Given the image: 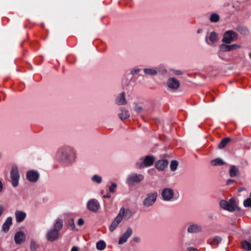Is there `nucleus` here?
I'll list each match as a JSON object with an SVG mask.
<instances>
[{"instance_id":"nucleus-44","label":"nucleus","mask_w":251,"mask_h":251,"mask_svg":"<svg viewBox=\"0 0 251 251\" xmlns=\"http://www.w3.org/2000/svg\"><path fill=\"white\" fill-rule=\"evenodd\" d=\"M235 182V181L233 180V179H228L227 181H226V184L227 185H230L233 183H234Z\"/></svg>"},{"instance_id":"nucleus-40","label":"nucleus","mask_w":251,"mask_h":251,"mask_svg":"<svg viewBox=\"0 0 251 251\" xmlns=\"http://www.w3.org/2000/svg\"><path fill=\"white\" fill-rule=\"evenodd\" d=\"M134 110L138 113H141L143 111V108L142 106L136 105L134 107Z\"/></svg>"},{"instance_id":"nucleus-17","label":"nucleus","mask_w":251,"mask_h":251,"mask_svg":"<svg viewBox=\"0 0 251 251\" xmlns=\"http://www.w3.org/2000/svg\"><path fill=\"white\" fill-rule=\"evenodd\" d=\"M16 220L17 223H21L24 221L26 217V214L21 210H16L15 212Z\"/></svg>"},{"instance_id":"nucleus-28","label":"nucleus","mask_w":251,"mask_h":251,"mask_svg":"<svg viewBox=\"0 0 251 251\" xmlns=\"http://www.w3.org/2000/svg\"><path fill=\"white\" fill-rule=\"evenodd\" d=\"M144 72L149 75H155L157 74L156 70L152 68H145L144 69Z\"/></svg>"},{"instance_id":"nucleus-9","label":"nucleus","mask_w":251,"mask_h":251,"mask_svg":"<svg viewBox=\"0 0 251 251\" xmlns=\"http://www.w3.org/2000/svg\"><path fill=\"white\" fill-rule=\"evenodd\" d=\"M161 195L164 201H172L174 197V191L170 188H165L161 192Z\"/></svg>"},{"instance_id":"nucleus-16","label":"nucleus","mask_w":251,"mask_h":251,"mask_svg":"<svg viewBox=\"0 0 251 251\" xmlns=\"http://www.w3.org/2000/svg\"><path fill=\"white\" fill-rule=\"evenodd\" d=\"M240 48V46L237 44L227 45L222 44L220 46V50L223 51H229Z\"/></svg>"},{"instance_id":"nucleus-20","label":"nucleus","mask_w":251,"mask_h":251,"mask_svg":"<svg viewBox=\"0 0 251 251\" xmlns=\"http://www.w3.org/2000/svg\"><path fill=\"white\" fill-rule=\"evenodd\" d=\"M115 102L119 105H125L126 104L127 102L125 97V92L121 93L119 96L117 97L116 99Z\"/></svg>"},{"instance_id":"nucleus-24","label":"nucleus","mask_w":251,"mask_h":251,"mask_svg":"<svg viewBox=\"0 0 251 251\" xmlns=\"http://www.w3.org/2000/svg\"><path fill=\"white\" fill-rule=\"evenodd\" d=\"M121 113L119 114V117L122 120H125L129 117L130 115L128 110L124 108H121Z\"/></svg>"},{"instance_id":"nucleus-37","label":"nucleus","mask_w":251,"mask_h":251,"mask_svg":"<svg viewBox=\"0 0 251 251\" xmlns=\"http://www.w3.org/2000/svg\"><path fill=\"white\" fill-rule=\"evenodd\" d=\"M68 228L71 230H73L75 228V225L74 221L73 219H71L69 221Z\"/></svg>"},{"instance_id":"nucleus-15","label":"nucleus","mask_w":251,"mask_h":251,"mask_svg":"<svg viewBox=\"0 0 251 251\" xmlns=\"http://www.w3.org/2000/svg\"><path fill=\"white\" fill-rule=\"evenodd\" d=\"M25 240V235L24 232L19 231L17 232L14 236V240L17 244H21Z\"/></svg>"},{"instance_id":"nucleus-35","label":"nucleus","mask_w":251,"mask_h":251,"mask_svg":"<svg viewBox=\"0 0 251 251\" xmlns=\"http://www.w3.org/2000/svg\"><path fill=\"white\" fill-rule=\"evenodd\" d=\"M178 166V162L176 160H172L171 162L170 169L172 171H175Z\"/></svg>"},{"instance_id":"nucleus-31","label":"nucleus","mask_w":251,"mask_h":251,"mask_svg":"<svg viewBox=\"0 0 251 251\" xmlns=\"http://www.w3.org/2000/svg\"><path fill=\"white\" fill-rule=\"evenodd\" d=\"M96 247L98 250L102 251L105 248L106 244L104 241L100 240L97 243Z\"/></svg>"},{"instance_id":"nucleus-45","label":"nucleus","mask_w":251,"mask_h":251,"mask_svg":"<svg viewBox=\"0 0 251 251\" xmlns=\"http://www.w3.org/2000/svg\"><path fill=\"white\" fill-rule=\"evenodd\" d=\"M174 73L177 75H181L182 74V72L180 71V70H175L174 71Z\"/></svg>"},{"instance_id":"nucleus-12","label":"nucleus","mask_w":251,"mask_h":251,"mask_svg":"<svg viewBox=\"0 0 251 251\" xmlns=\"http://www.w3.org/2000/svg\"><path fill=\"white\" fill-rule=\"evenodd\" d=\"M132 233L133 231L132 228L130 227H128L126 232L120 238L118 241V244L122 245L126 242L127 239L131 236Z\"/></svg>"},{"instance_id":"nucleus-6","label":"nucleus","mask_w":251,"mask_h":251,"mask_svg":"<svg viewBox=\"0 0 251 251\" xmlns=\"http://www.w3.org/2000/svg\"><path fill=\"white\" fill-rule=\"evenodd\" d=\"M10 178L12 186L14 187H17L19 184L20 175L18 169L16 166H13L11 168L10 171Z\"/></svg>"},{"instance_id":"nucleus-46","label":"nucleus","mask_w":251,"mask_h":251,"mask_svg":"<svg viewBox=\"0 0 251 251\" xmlns=\"http://www.w3.org/2000/svg\"><path fill=\"white\" fill-rule=\"evenodd\" d=\"M133 240L135 242H139L140 241V238L139 237H134L133 238Z\"/></svg>"},{"instance_id":"nucleus-25","label":"nucleus","mask_w":251,"mask_h":251,"mask_svg":"<svg viewBox=\"0 0 251 251\" xmlns=\"http://www.w3.org/2000/svg\"><path fill=\"white\" fill-rule=\"evenodd\" d=\"M236 30L241 34L243 35H247L249 34V30L248 29L243 25H238L236 27Z\"/></svg>"},{"instance_id":"nucleus-4","label":"nucleus","mask_w":251,"mask_h":251,"mask_svg":"<svg viewBox=\"0 0 251 251\" xmlns=\"http://www.w3.org/2000/svg\"><path fill=\"white\" fill-rule=\"evenodd\" d=\"M144 179V176L141 174L133 173L128 175L126 178V183L128 185L133 186L140 182Z\"/></svg>"},{"instance_id":"nucleus-23","label":"nucleus","mask_w":251,"mask_h":251,"mask_svg":"<svg viewBox=\"0 0 251 251\" xmlns=\"http://www.w3.org/2000/svg\"><path fill=\"white\" fill-rule=\"evenodd\" d=\"M63 221L61 219L58 218L55 220L53 224V229L57 230L58 232L63 227Z\"/></svg>"},{"instance_id":"nucleus-38","label":"nucleus","mask_w":251,"mask_h":251,"mask_svg":"<svg viewBox=\"0 0 251 251\" xmlns=\"http://www.w3.org/2000/svg\"><path fill=\"white\" fill-rule=\"evenodd\" d=\"M117 184L115 182H112L111 185L109 187V191L111 193L115 192V189L117 187Z\"/></svg>"},{"instance_id":"nucleus-10","label":"nucleus","mask_w":251,"mask_h":251,"mask_svg":"<svg viewBox=\"0 0 251 251\" xmlns=\"http://www.w3.org/2000/svg\"><path fill=\"white\" fill-rule=\"evenodd\" d=\"M87 206L88 209L93 212H97L100 208L99 201L95 199H92L88 201Z\"/></svg>"},{"instance_id":"nucleus-3","label":"nucleus","mask_w":251,"mask_h":251,"mask_svg":"<svg viewBox=\"0 0 251 251\" xmlns=\"http://www.w3.org/2000/svg\"><path fill=\"white\" fill-rule=\"evenodd\" d=\"M125 214V209L124 207H122L120 209L119 214L112 221L109 226V230L110 231L113 232L117 228L119 224L123 220Z\"/></svg>"},{"instance_id":"nucleus-8","label":"nucleus","mask_w":251,"mask_h":251,"mask_svg":"<svg viewBox=\"0 0 251 251\" xmlns=\"http://www.w3.org/2000/svg\"><path fill=\"white\" fill-rule=\"evenodd\" d=\"M237 34L235 31L230 30L225 33L222 41L226 44H229L233 41L237 40Z\"/></svg>"},{"instance_id":"nucleus-30","label":"nucleus","mask_w":251,"mask_h":251,"mask_svg":"<svg viewBox=\"0 0 251 251\" xmlns=\"http://www.w3.org/2000/svg\"><path fill=\"white\" fill-rule=\"evenodd\" d=\"M242 248L246 251H251V241H244L242 242Z\"/></svg>"},{"instance_id":"nucleus-39","label":"nucleus","mask_w":251,"mask_h":251,"mask_svg":"<svg viewBox=\"0 0 251 251\" xmlns=\"http://www.w3.org/2000/svg\"><path fill=\"white\" fill-rule=\"evenodd\" d=\"M37 248V245L34 241H31L30 243V249L31 251H35Z\"/></svg>"},{"instance_id":"nucleus-29","label":"nucleus","mask_w":251,"mask_h":251,"mask_svg":"<svg viewBox=\"0 0 251 251\" xmlns=\"http://www.w3.org/2000/svg\"><path fill=\"white\" fill-rule=\"evenodd\" d=\"M230 141L229 137H226L223 139L218 145V148L220 149L224 148L227 144Z\"/></svg>"},{"instance_id":"nucleus-47","label":"nucleus","mask_w":251,"mask_h":251,"mask_svg":"<svg viewBox=\"0 0 251 251\" xmlns=\"http://www.w3.org/2000/svg\"><path fill=\"white\" fill-rule=\"evenodd\" d=\"M188 251H198L197 249H196L195 248H194L193 247H190V248H188Z\"/></svg>"},{"instance_id":"nucleus-18","label":"nucleus","mask_w":251,"mask_h":251,"mask_svg":"<svg viewBox=\"0 0 251 251\" xmlns=\"http://www.w3.org/2000/svg\"><path fill=\"white\" fill-rule=\"evenodd\" d=\"M168 165V161L166 160H159L155 163V167L159 171H163Z\"/></svg>"},{"instance_id":"nucleus-54","label":"nucleus","mask_w":251,"mask_h":251,"mask_svg":"<svg viewBox=\"0 0 251 251\" xmlns=\"http://www.w3.org/2000/svg\"><path fill=\"white\" fill-rule=\"evenodd\" d=\"M249 55L250 58L251 59V53H249Z\"/></svg>"},{"instance_id":"nucleus-5","label":"nucleus","mask_w":251,"mask_h":251,"mask_svg":"<svg viewBox=\"0 0 251 251\" xmlns=\"http://www.w3.org/2000/svg\"><path fill=\"white\" fill-rule=\"evenodd\" d=\"M155 159V158L153 155H147L142 162H137L136 166L139 169L151 166L153 164Z\"/></svg>"},{"instance_id":"nucleus-36","label":"nucleus","mask_w":251,"mask_h":251,"mask_svg":"<svg viewBox=\"0 0 251 251\" xmlns=\"http://www.w3.org/2000/svg\"><path fill=\"white\" fill-rule=\"evenodd\" d=\"M92 180L99 184L102 181V177L98 175H95L92 177Z\"/></svg>"},{"instance_id":"nucleus-2","label":"nucleus","mask_w":251,"mask_h":251,"mask_svg":"<svg viewBox=\"0 0 251 251\" xmlns=\"http://www.w3.org/2000/svg\"><path fill=\"white\" fill-rule=\"evenodd\" d=\"M220 206L224 209L229 212H233L237 207L236 201L234 198H231L228 201L225 200H222L220 202Z\"/></svg>"},{"instance_id":"nucleus-13","label":"nucleus","mask_w":251,"mask_h":251,"mask_svg":"<svg viewBox=\"0 0 251 251\" xmlns=\"http://www.w3.org/2000/svg\"><path fill=\"white\" fill-rule=\"evenodd\" d=\"M27 179L31 182H36L39 177V174L37 171L34 170H30L26 173Z\"/></svg>"},{"instance_id":"nucleus-50","label":"nucleus","mask_w":251,"mask_h":251,"mask_svg":"<svg viewBox=\"0 0 251 251\" xmlns=\"http://www.w3.org/2000/svg\"><path fill=\"white\" fill-rule=\"evenodd\" d=\"M3 188V185L1 182L0 181V192L2 191Z\"/></svg>"},{"instance_id":"nucleus-32","label":"nucleus","mask_w":251,"mask_h":251,"mask_svg":"<svg viewBox=\"0 0 251 251\" xmlns=\"http://www.w3.org/2000/svg\"><path fill=\"white\" fill-rule=\"evenodd\" d=\"M209 39L211 41V43H214L217 41V34L215 32H212L210 33Z\"/></svg>"},{"instance_id":"nucleus-43","label":"nucleus","mask_w":251,"mask_h":251,"mask_svg":"<svg viewBox=\"0 0 251 251\" xmlns=\"http://www.w3.org/2000/svg\"><path fill=\"white\" fill-rule=\"evenodd\" d=\"M140 69H138V68L133 69L131 71V74L132 75H134L136 74V73H138L140 71Z\"/></svg>"},{"instance_id":"nucleus-11","label":"nucleus","mask_w":251,"mask_h":251,"mask_svg":"<svg viewBox=\"0 0 251 251\" xmlns=\"http://www.w3.org/2000/svg\"><path fill=\"white\" fill-rule=\"evenodd\" d=\"M59 233L56 229L50 230L46 234V237L48 241L50 242L54 241L59 238Z\"/></svg>"},{"instance_id":"nucleus-14","label":"nucleus","mask_w":251,"mask_h":251,"mask_svg":"<svg viewBox=\"0 0 251 251\" xmlns=\"http://www.w3.org/2000/svg\"><path fill=\"white\" fill-rule=\"evenodd\" d=\"M167 85L169 88L172 90H176L179 87L180 83L176 78L170 77L167 80Z\"/></svg>"},{"instance_id":"nucleus-52","label":"nucleus","mask_w":251,"mask_h":251,"mask_svg":"<svg viewBox=\"0 0 251 251\" xmlns=\"http://www.w3.org/2000/svg\"><path fill=\"white\" fill-rule=\"evenodd\" d=\"M201 30H201V29H198V30L197 32H198V33H200L201 32Z\"/></svg>"},{"instance_id":"nucleus-33","label":"nucleus","mask_w":251,"mask_h":251,"mask_svg":"<svg viewBox=\"0 0 251 251\" xmlns=\"http://www.w3.org/2000/svg\"><path fill=\"white\" fill-rule=\"evenodd\" d=\"M243 205L245 207H251V192L249 197L244 201Z\"/></svg>"},{"instance_id":"nucleus-48","label":"nucleus","mask_w":251,"mask_h":251,"mask_svg":"<svg viewBox=\"0 0 251 251\" xmlns=\"http://www.w3.org/2000/svg\"><path fill=\"white\" fill-rule=\"evenodd\" d=\"M71 251H78V249H77V248L76 247L74 246L72 248Z\"/></svg>"},{"instance_id":"nucleus-19","label":"nucleus","mask_w":251,"mask_h":251,"mask_svg":"<svg viewBox=\"0 0 251 251\" xmlns=\"http://www.w3.org/2000/svg\"><path fill=\"white\" fill-rule=\"evenodd\" d=\"M12 225V218L11 217H8L7 218L2 226V230L4 232H7Z\"/></svg>"},{"instance_id":"nucleus-49","label":"nucleus","mask_w":251,"mask_h":251,"mask_svg":"<svg viewBox=\"0 0 251 251\" xmlns=\"http://www.w3.org/2000/svg\"><path fill=\"white\" fill-rule=\"evenodd\" d=\"M110 197H111V195L110 194H106L105 195H103V198H105V199H106V198H110Z\"/></svg>"},{"instance_id":"nucleus-53","label":"nucleus","mask_w":251,"mask_h":251,"mask_svg":"<svg viewBox=\"0 0 251 251\" xmlns=\"http://www.w3.org/2000/svg\"><path fill=\"white\" fill-rule=\"evenodd\" d=\"M231 224H232V225H235V222H233L231 223Z\"/></svg>"},{"instance_id":"nucleus-7","label":"nucleus","mask_w":251,"mask_h":251,"mask_svg":"<svg viewBox=\"0 0 251 251\" xmlns=\"http://www.w3.org/2000/svg\"><path fill=\"white\" fill-rule=\"evenodd\" d=\"M157 197V193L156 192L147 194L146 198L143 202L144 206L146 207L152 206L156 201Z\"/></svg>"},{"instance_id":"nucleus-27","label":"nucleus","mask_w":251,"mask_h":251,"mask_svg":"<svg viewBox=\"0 0 251 251\" xmlns=\"http://www.w3.org/2000/svg\"><path fill=\"white\" fill-rule=\"evenodd\" d=\"M210 163L212 166H221L225 164V162L220 158H217L212 160Z\"/></svg>"},{"instance_id":"nucleus-42","label":"nucleus","mask_w":251,"mask_h":251,"mask_svg":"<svg viewBox=\"0 0 251 251\" xmlns=\"http://www.w3.org/2000/svg\"><path fill=\"white\" fill-rule=\"evenodd\" d=\"M84 220L82 219V218H79L78 220V222H77V224L78 225V226H82L84 224Z\"/></svg>"},{"instance_id":"nucleus-41","label":"nucleus","mask_w":251,"mask_h":251,"mask_svg":"<svg viewBox=\"0 0 251 251\" xmlns=\"http://www.w3.org/2000/svg\"><path fill=\"white\" fill-rule=\"evenodd\" d=\"M148 173L149 174H150L151 175H154L156 173V171L154 169L152 168V169H149L148 171Z\"/></svg>"},{"instance_id":"nucleus-21","label":"nucleus","mask_w":251,"mask_h":251,"mask_svg":"<svg viewBox=\"0 0 251 251\" xmlns=\"http://www.w3.org/2000/svg\"><path fill=\"white\" fill-rule=\"evenodd\" d=\"M201 230V226L197 224H193L189 226L187 228L188 233H198Z\"/></svg>"},{"instance_id":"nucleus-51","label":"nucleus","mask_w":251,"mask_h":251,"mask_svg":"<svg viewBox=\"0 0 251 251\" xmlns=\"http://www.w3.org/2000/svg\"><path fill=\"white\" fill-rule=\"evenodd\" d=\"M244 190V188H243V187H240L238 189V191L239 192H241L242 191H243Z\"/></svg>"},{"instance_id":"nucleus-1","label":"nucleus","mask_w":251,"mask_h":251,"mask_svg":"<svg viewBox=\"0 0 251 251\" xmlns=\"http://www.w3.org/2000/svg\"><path fill=\"white\" fill-rule=\"evenodd\" d=\"M61 160L67 163L71 162L75 158V153L73 149L70 147L62 148L59 151Z\"/></svg>"},{"instance_id":"nucleus-22","label":"nucleus","mask_w":251,"mask_h":251,"mask_svg":"<svg viewBox=\"0 0 251 251\" xmlns=\"http://www.w3.org/2000/svg\"><path fill=\"white\" fill-rule=\"evenodd\" d=\"M229 173L231 177H235L239 175V170L238 168L234 165L230 166Z\"/></svg>"},{"instance_id":"nucleus-26","label":"nucleus","mask_w":251,"mask_h":251,"mask_svg":"<svg viewBox=\"0 0 251 251\" xmlns=\"http://www.w3.org/2000/svg\"><path fill=\"white\" fill-rule=\"evenodd\" d=\"M222 241V238L220 236H215L211 240H208V243L211 245H217Z\"/></svg>"},{"instance_id":"nucleus-34","label":"nucleus","mask_w":251,"mask_h":251,"mask_svg":"<svg viewBox=\"0 0 251 251\" xmlns=\"http://www.w3.org/2000/svg\"><path fill=\"white\" fill-rule=\"evenodd\" d=\"M220 19L219 16L216 13H213L211 15L210 20L211 22L216 23Z\"/></svg>"}]
</instances>
